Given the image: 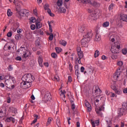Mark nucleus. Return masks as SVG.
Listing matches in <instances>:
<instances>
[{"instance_id": "nucleus-47", "label": "nucleus", "mask_w": 127, "mask_h": 127, "mask_svg": "<svg viewBox=\"0 0 127 127\" xmlns=\"http://www.w3.org/2000/svg\"><path fill=\"white\" fill-rule=\"evenodd\" d=\"M122 53L124 55H126V54H127V48L123 49L122 50Z\"/></svg>"}, {"instance_id": "nucleus-1", "label": "nucleus", "mask_w": 127, "mask_h": 127, "mask_svg": "<svg viewBox=\"0 0 127 127\" xmlns=\"http://www.w3.org/2000/svg\"><path fill=\"white\" fill-rule=\"evenodd\" d=\"M120 48H121V44H120V42L119 41L116 42L115 45L111 47V51L113 53L111 56L112 59H117L118 58V55L117 54L120 53Z\"/></svg>"}, {"instance_id": "nucleus-12", "label": "nucleus", "mask_w": 127, "mask_h": 127, "mask_svg": "<svg viewBox=\"0 0 127 127\" xmlns=\"http://www.w3.org/2000/svg\"><path fill=\"white\" fill-rule=\"evenodd\" d=\"M85 107L87 108L88 112L90 113V112H91V111L92 110V106H91V104H90V103H89L88 101H85Z\"/></svg>"}, {"instance_id": "nucleus-23", "label": "nucleus", "mask_w": 127, "mask_h": 127, "mask_svg": "<svg viewBox=\"0 0 127 127\" xmlns=\"http://www.w3.org/2000/svg\"><path fill=\"white\" fill-rule=\"evenodd\" d=\"M101 39V36L99 35V33H98V31L96 32V35L95 36V41H98Z\"/></svg>"}, {"instance_id": "nucleus-36", "label": "nucleus", "mask_w": 127, "mask_h": 127, "mask_svg": "<svg viewBox=\"0 0 127 127\" xmlns=\"http://www.w3.org/2000/svg\"><path fill=\"white\" fill-rule=\"evenodd\" d=\"M55 49L57 53L59 54L60 53V52H62V49H61V48L57 47V48H56Z\"/></svg>"}, {"instance_id": "nucleus-35", "label": "nucleus", "mask_w": 127, "mask_h": 127, "mask_svg": "<svg viewBox=\"0 0 127 127\" xmlns=\"http://www.w3.org/2000/svg\"><path fill=\"white\" fill-rule=\"evenodd\" d=\"M110 25V22L107 21V22H105L103 24V27H108V26H109Z\"/></svg>"}, {"instance_id": "nucleus-7", "label": "nucleus", "mask_w": 127, "mask_h": 127, "mask_svg": "<svg viewBox=\"0 0 127 127\" xmlns=\"http://www.w3.org/2000/svg\"><path fill=\"white\" fill-rule=\"evenodd\" d=\"M18 11V17L19 18H21V17H23V16H28L29 12L25 9H23L22 10H19Z\"/></svg>"}, {"instance_id": "nucleus-62", "label": "nucleus", "mask_w": 127, "mask_h": 127, "mask_svg": "<svg viewBox=\"0 0 127 127\" xmlns=\"http://www.w3.org/2000/svg\"><path fill=\"white\" fill-rule=\"evenodd\" d=\"M102 60H106V59H107V57L105 55H103L102 56Z\"/></svg>"}, {"instance_id": "nucleus-34", "label": "nucleus", "mask_w": 127, "mask_h": 127, "mask_svg": "<svg viewBox=\"0 0 127 127\" xmlns=\"http://www.w3.org/2000/svg\"><path fill=\"white\" fill-rule=\"evenodd\" d=\"M7 14L8 16H11L12 15V13L10 9H8L7 11Z\"/></svg>"}, {"instance_id": "nucleus-49", "label": "nucleus", "mask_w": 127, "mask_h": 127, "mask_svg": "<svg viewBox=\"0 0 127 127\" xmlns=\"http://www.w3.org/2000/svg\"><path fill=\"white\" fill-rule=\"evenodd\" d=\"M76 51H77V53H79L80 52H82V51L81 50V47H77V48L76 49Z\"/></svg>"}, {"instance_id": "nucleus-14", "label": "nucleus", "mask_w": 127, "mask_h": 127, "mask_svg": "<svg viewBox=\"0 0 127 127\" xmlns=\"http://www.w3.org/2000/svg\"><path fill=\"white\" fill-rule=\"evenodd\" d=\"M26 38L29 40V41H33V36H32V34L30 33H28L26 35Z\"/></svg>"}, {"instance_id": "nucleus-55", "label": "nucleus", "mask_w": 127, "mask_h": 127, "mask_svg": "<svg viewBox=\"0 0 127 127\" xmlns=\"http://www.w3.org/2000/svg\"><path fill=\"white\" fill-rule=\"evenodd\" d=\"M5 122H7V123H10V122H11L10 117L6 118V120H5Z\"/></svg>"}, {"instance_id": "nucleus-45", "label": "nucleus", "mask_w": 127, "mask_h": 127, "mask_svg": "<svg viewBox=\"0 0 127 127\" xmlns=\"http://www.w3.org/2000/svg\"><path fill=\"white\" fill-rule=\"evenodd\" d=\"M106 122L107 124V126H112V121H111V120H106Z\"/></svg>"}, {"instance_id": "nucleus-42", "label": "nucleus", "mask_w": 127, "mask_h": 127, "mask_svg": "<svg viewBox=\"0 0 127 127\" xmlns=\"http://www.w3.org/2000/svg\"><path fill=\"white\" fill-rule=\"evenodd\" d=\"M54 37V36L53 35V34L52 33H51L50 34V36L49 37V40H50V41H52V40H53Z\"/></svg>"}, {"instance_id": "nucleus-52", "label": "nucleus", "mask_w": 127, "mask_h": 127, "mask_svg": "<svg viewBox=\"0 0 127 127\" xmlns=\"http://www.w3.org/2000/svg\"><path fill=\"white\" fill-rule=\"evenodd\" d=\"M98 99H100V100L101 101H102V100H104V99H105V98L104 97H102V95H99L97 96Z\"/></svg>"}, {"instance_id": "nucleus-41", "label": "nucleus", "mask_w": 127, "mask_h": 127, "mask_svg": "<svg viewBox=\"0 0 127 127\" xmlns=\"http://www.w3.org/2000/svg\"><path fill=\"white\" fill-rule=\"evenodd\" d=\"M48 13H49V15L50 16H54L55 15H54V14H53V13L51 12V9H48V10L47 11Z\"/></svg>"}, {"instance_id": "nucleus-39", "label": "nucleus", "mask_w": 127, "mask_h": 127, "mask_svg": "<svg viewBox=\"0 0 127 127\" xmlns=\"http://www.w3.org/2000/svg\"><path fill=\"white\" fill-rule=\"evenodd\" d=\"M56 124L58 126V127H60V126L61 125V123H60V119H58L56 120Z\"/></svg>"}, {"instance_id": "nucleus-8", "label": "nucleus", "mask_w": 127, "mask_h": 127, "mask_svg": "<svg viewBox=\"0 0 127 127\" xmlns=\"http://www.w3.org/2000/svg\"><path fill=\"white\" fill-rule=\"evenodd\" d=\"M32 82H30L29 81H23L21 83V86H24L25 88H30Z\"/></svg>"}, {"instance_id": "nucleus-61", "label": "nucleus", "mask_w": 127, "mask_h": 127, "mask_svg": "<svg viewBox=\"0 0 127 127\" xmlns=\"http://www.w3.org/2000/svg\"><path fill=\"white\" fill-rule=\"evenodd\" d=\"M13 2V3H16V4H18V2H19V1L18 0H14Z\"/></svg>"}, {"instance_id": "nucleus-3", "label": "nucleus", "mask_w": 127, "mask_h": 127, "mask_svg": "<svg viewBox=\"0 0 127 127\" xmlns=\"http://www.w3.org/2000/svg\"><path fill=\"white\" fill-rule=\"evenodd\" d=\"M22 80L23 82H29L30 83H32V82L34 81V77H33L30 73L25 74L22 77Z\"/></svg>"}, {"instance_id": "nucleus-11", "label": "nucleus", "mask_w": 127, "mask_h": 127, "mask_svg": "<svg viewBox=\"0 0 127 127\" xmlns=\"http://www.w3.org/2000/svg\"><path fill=\"white\" fill-rule=\"evenodd\" d=\"M104 106H105V103H103L102 106L99 107V109H97V110H96V112L97 114H98V115H102V113H101V112L105 110V107H104Z\"/></svg>"}, {"instance_id": "nucleus-56", "label": "nucleus", "mask_w": 127, "mask_h": 127, "mask_svg": "<svg viewBox=\"0 0 127 127\" xmlns=\"http://www.w3.org/2000/svg\"><path fill=\"white\" fill-rule=\"evenodd\" d=\"M6 113V110H4V111H3L2 110L0 111V114H3V115H5Z\"/></svg>"}, {"instance_id": "nucleus-5", "label": "nucleus", "mask_w": 127, "mask_h": 127, "mask_svg": "<svg viewBox=\"0 0 127 127\" xmlns=\"http://www.w3.org/2000/svg\"><path fill=\"white\" fill-rule=\"evenodd\" d=\"M82 3H84V4L87 3L88 4H91V5H93V6H96V7H99L101 5L100 3L97 2L94 0H83Z\"/></svg>"}, {"instance_id": "nucleus-28", "label": "nucleus", "mask_w": 127, "mask_h": 127, "mask_svg": "<svg viewBox=\"0 0 127 127\" xmlns=\"http://www.w3.org/2000/svg\"><path fill=\"white\" fill-rule=\"evenodd\" d=\"M77 55L78 56V58L82 59L84 57V54H83V52L77 53Z\"/></svg>"}, {"instance_id": "nucleus-44", "label": "nucleus", "mask_w": 127, "mask_h": 127, "mask_svg": "<svg viewBox=\"0 0 127 127\" xmlns=\"http://www.w3.org/2000/svg\"><path fill=\"white\" fill-rule=\"evenodd\" d=\"M117 65L118 66H120V67H122V66H123V65H124V63L123 62V61L118 62L117 63Z\"/></svg>"}, {"instance_id": "nucleus-38", "label": "nucleus", "mask_w": 127, "mask_h": 127, "mask_svg": "<svg viewBox=\"0 0 127 127\" xmlns=\"http://www.w3.org/2000/svg\"><path fill=\"white\" fill-rule=\"evenodd\" d=\"M44 8L45 10H47V11L48 10V9H50L49 8V4H48V3H46L45 4V5L44 6Z\"/></svg>"}, {"instance_id": "nucleus-40", "label": "nucleus", "mask_w": 127, "mask_h": 127, "mask_svg": "<svg viewBox=\"0 0 127 127\" xmlns=\"http://www.w3.org/2000/svg\"><path fill=\"white\" fill-rule=\"evenodd\" d=\"M35 45H36V46H40V42L39 39L36 40Z\"/></svg>"}, {"instance_id": "nucleus-4", "label": "nucleus", "mask_w": 127, "mask_h": 127, "mask_svg": "<svg viewBox=\"0 0 127 127\" xmlns=\"http://www.w3.org/2000/svg\"><path fill=\"white\" fill-rule=\"evenodd\" d=\"M42 95H44L43 98V101H44L45 103L46 102H48V101H50L51 100V94L49 92L46 91L45 90H42L41 92Z\"/></svg>"}, {"instance_id": "nucleus-26", "label": "nucleus", "mask_w": 127, "mask_h": 127, "mask_svg": "<svg viewBox=\"0 0 127 127\" xmlns=\"http://www.w3.org/2000/svg\"><path fill=\"white\" fill-rule=\"evenodd\" d=\"M17 52L18 54L20 55L23 54V52H24V51H23V50H22V48L21 47L20 49L17 50Z\"/></svg>"}, {"instance_id": "nucleus-29", "label": "nucleus", "mask_w": 127, "mask_h": 127, "mask_svg": "<svg viewBox=\"0 0 127 127\" xmlns=\"http://www.w3.org/2000/svg\"><path fill=\"white\" fill-rule=\"evenodd\" d=\"M52 120H53L52 118L49 117L48 119L46 126H49V125H50V124H51V122H52Z\"/></svg>"}, {"instance_id": "nucleus-60", "label": "nucleus", "mask_w": 127, "mask_h": 127, "mask_svg": "<svg viewBox=\"0 0 127 127\" xmlns=\"http://www.w3.org/2000/svg\"><path fill=\"white\" fill-rule=\"evenodd\" d=\"M75 104H74V103H72L71 104V109L72 110H75Z\"/></svg>"}, {"instance_id": "nucleus-37", "label": "nucleus", "mask_w": 127, "mask_h": 127, "mask_svg": "<svg viewBox=\"0 0 127 127\" xmlns=\"http://www.w3.org/2000/svg\"><path fill=\"white\" fill-rule=\"evenodd\" d=\"M62 4H63V2L62 1V0H59L57 1V5H58V6H60V7L61 6H62Z\"/></svg>"}, {"instance_id": "nucleus-32", "label": "nucleus", "mask_w": 127, "mask_h": 127, "mask_svg": "<svg viewBox=\"0 0 127 127\" xmlns=\"http://www.w3.org/2000/svg\"><path fill=\"white\" fill-rule=\"evenodd\" d=\"M109 40L112 42H115V36H114V35L110 36Z\"/></svg>"}, {"instance_id": "nucleus-53", "label": "nucleus", "mask_w": 127, "mask_h": 127, "mask_svg": "<svg viewBox=\"0 0 127 127\" xmlns=\"http://www.w3.org/2000/svg\"><path fill=\"white\" fill-rule=\"evenodd\" d=\"M30 27H31V29L32 30H34L35 29V28H36L35 27V25L32 24V25H31Z\"/></svg>"}, {"instance_id": "nucleus-21", "label": "nucleus", "mask_w": 127, "mask_h": 127, "mask_svg": "<svg viewBox=\"0 0 127 127\" xmlns=\"http://www.w3.org/2000/svg\"><path fill=\"white\" fill-rule=\"evenodd\" d=\"M59 11L61 13H65V12H66V8L62 6L60 7Z\"/></svg>"}, {"instance_id": "nucleus-9", "label": "nucleus", "mask_w": 127, "mask_h": 127, "mask_svg": "<svg viewBox=\"0 0 127 127\" xmlns=\"http://www.w3.org/2000/svg\"><path fill=\"white\" fill-rule=\"evenodd\" d=\"M40 21H41V20H40V18H37V21L36 22V29H39L40 28H41V27H42V24H41Z\"/></svg>"}, {"instance_id": "nucleus-13", "label": "nucleus", "mask_w": 127, "mask_h": 127, "mask_svg": "<svg viewBox=\"0 0 127 127\" xmlns=\"http://www.w3.org/2000/svg\"><path fill=\"white\" fill-rule=\"evenodd\" d=\"M31 54L30 53V52H29V51H25L24 52H23V58L26 59V58H27V57H29V55H31Z\"/></svg>"}, {"instance_id": "nucleus-43", "label": "nucleus", "mask_w": 127, "mask_h": 127, "mask_svg": "<svg viewBox=\"0 0 127 127\" xmlns=\"http://www.w3.org/2000/svg\"><path fill=\"white\" fill-rule=\"evenodd\" d=\"M51 56L52 58H54L55 59V58H57V54H56L55 53H52L51 54Z\"/></svg>"}, {"instance_id": "nucleus-51", "label": "nucleus", "mask_w": 127, "mask_h": 127, "mask_svg": "<svg viewBox=\"0 0 127 127\" xmlns=\"http://www.w3.org/2000/svg\"><path fill=\"white\" fill-rule=\"evenodd\" d=\"M13 68L12 67V66H11V65H9L8 67V70L9 71H12Z\"/></svg>"}, {"instance_id": "nucleus-58", "label": "nucleus", "mask_w": 127, "mask_h": 127, "mask_svg": "<svg viewBox=\"0 0 127 127\" xmlns=\"http://www.w3.org/2000/svg\"><path fill=\"white\" fill-rule=\"evenodd\" d=\"M16 60L18 61H21V57H17L15 58Z\"/></svg>"}, {"instance_id": "nucleus-48", "label": "nucleus", "mask_w": 127, "mask_h": 127, "mask_svg": "<svg viewBox=\"0 0 127 127\" xmlns=\"http://www.w3.org/2000/svg\"><path fill=\"white\" fill-rule=\"evenodd\" d=\"M98 91H101V90L100 89L99 87H98V86L96 85L95 86V93H98Z\"/></svg>"}, {"instance_id": "nucleus-10", "label": "nucleus", "mask_w": 127, "mask_h": 127, "mask_svg": "<svg viewBox=\"0 0 127 127\" xmlns=\"http://www.w3.org/2000/svg\"><path fill=\"white\" fill-rule=\"evenodd\" d=\"M5 80H7V81H8V80H11L13 82V83H15V78H14V77L13 76L10 75V74H7L5 75L4 77Z\"/></svg>"}, {"instance_id": "nucleus-18", "label": "nucleus", "mask_w": 127, "mask_h": 127, "mask_svg": "<svg viewBox=\"0 0 127 127\" xmlns=\"http://www.w3.org/2000/svg\"><path fill=\"white\" fill-rule=\"evenodd\" d=\"M121 19L123 21H127V15L122 14L121 15Z\"/></svg>"}, {"instance_id": "nucleus-63", "label": "nucleus", "mask_w": 127, "mask_h": 127, "mask_svg": "<svg viewBox=\"0 0 127 127\" xmlns=\"http://www.w3.org/2000/svg\"><path fill=\"white\" fill-rule=\"evenodd\" d=\"M123 93H124V94H127V88L123 90Z\"/></svg>"}, {"instance_id": "nucleus-25", "label": "nucleus", "mask_w": 127, "mask_h": 127, "mask_svg": "<svg viewBox=\"0 0 127 127\" xmlns=\"http://www.w3.org/2000/svg\"><path fill=\"white\" fill-rule=\"evenodd\" d=\"M100 55V52L99 50H97L95 51L94 53V58H97V57H99V56Z\"/></svg>"}, {"instance_id": "nucleus-30", "label": "nucleus", "mask_w": 127, "mask_h": 127, "mask_svg": "<svg viewBox=\"0 0 127 127\" xmlns=\"http://www.w3.org/2000/svg\"><path fill=\"white\" fill-rule=\"evenodd\" d=\"M15 38L16 40H19V39H21V35L16 34L15 36Z\"/></svg>"}, {"instance_id": "nucleus-17", "label": "nucleus", "mask_w": 127, "mask_h": 127, "mask_svg": "<svg viewBox=\"0 0 127 127\" xmlns=\"http://www.w3.org/2000/svg\"><path fill=\"white\" fill-rule=\"evenodd\" d=\"M19 2H18V4H16V10L17 11H18V10H20V4L22 3V2L21 1L18 0Z\"/></svg>"}, {"instance_id": "nucleus-31", "label": "nucleus", "mask_w": 127, "mask_h": 127, "mask_svg": "<svg viewBox=\"0 0 127 127\" xmlns=\"http://www.w3.org/2000/svg\"><path fill=\"white\" fill-rule=\"evenodd\" d=\"M53 81H60V78H59V76H58V75H55L53 77Z\"/></svg>"}, {"instance_id": "nucleus-54", "label": "nucleus", "mask_w": 127, "mask_h": 127, "mask_svg": "<svg viewBox=\"0 0 127 127\" xmlns=\"http://www.w3.org/2000/svg\"><path fill=\"white\" fill-rule=\"evenodd\" d=\"M75 59H76V61H77L78 64H81V59H82L78 58Z\"/></svg>"}, {"instance_id": "nucleus-46", "label": "nucleus", "mask_w": 127, "mask_h": 127, "mask_svg": "<svg viewBox=\"0 0 127 127\" xmlns=\"http://www.w3.org/2000/svg\"><path fill=\"white\" fill-rule=\"evenodd\" d=\"M111 89H112V90H113V91H114V92L117 89V86H116V85H111Z\"/></svg>"}, {"instance_id": "nucleus-50", "label": "nucleus", "mask_w": 127, "mask_h": 127, "mask_svg": "<svg viewBox=\"0 0 127 127\" xmlns=\"http://www.w3.org/2000/svg\"><path fill=\"white\" fill-rule=\"evenodd\" d=\"M12 36V33L11 32H9L7 34V37H11Z\"/></svg>"}, {"instance_id": "nucleus-57", "label": "nucleus", "mask_w": 127, "mask_h": 127, "mask_svg": "<svg viewBox=\"0 0 127 127\" xmlns=\"http://www.w3.org/2000/svg\"><path fill=\"white\" fill-rule=\"evenodd\" d=\"M68 82H70V83H71V82H72V77H71V76H68Z\"/></svg>"}, {"instance_id": "nucleus-6", "label": "nucleus", "mask_w": 127, "mask_h": 127, "mask_svg": "<svg viewBox=\"0 0 127 127\" xmlns=\"http://www.w3.org/2000/svg\"><path fill=\"white\" fill-rule=\"evenodd\" d=\"M122 108L120 110V113H119L118 117H121L124 115H126L127 111V103H124L122 105Z\"/></svg>"}, {"instance_id": "nucleus-19", "label": "nucleus", "mask_w": 127, "mask_h": 127, "mask_svg": "<svg viewBox=\"0 0 127 127\" xmlns=\"http://www.w3.org/2000/svg\"><path fill=\"white\" fill-rule=\"evenodd\" d=\"M38 63L41 67H42V63L43 62V59L41 57H39L38 59Z\"/></svg>"}, {"instance_id": "nucleus-24", "label": "nucleus", "mask_w": 127, "mask_h": 127, "mask_svg": "<svg viewBox=\"0 0 127 127\" xmlns=\"http://www.w3.org/2000/svg\"><path fill=\"white\" fill-rule=\"evenodd\" d=\"M29 20L30 23H34V22H36V21H37V20H36V19H35V17H32L29 19Z\"/></svg>"}, {"instance_id": "nucleus-2", "label": "nucleus", "mask_w": 127, "mask_h": 127, "mask_svg": "<svg viewBox=\"0 0 127 127\" xmlns=\"http://www.w3.org/2000/svg\"><path fill=\"white\" fill-rule=\"evenodd\" d=\"M93 36V33H92V30H88L86 31V33L83 35V38L81 40V44L85 45V44L88 43L90 41L91 38Z\"/></svg>"}, {"instance_id": "nucleus-64", "label": "nucleus", "mask_w": 127, "mask_h": 127, "mask_svg": "<svg viewBox=\"0 0 127 127\" xmlns=\"http://www.w3.org/2000/svg\"><path fill=\"white\" fill-rule=\"evenodd\" d=\"M33 11H34V14H35V15H37V11L35 9H34Z\"/></svg>"}, {"instance_id": "nucleus-33", "label": "nucleus", "mask_w": 127, "mask_h": 127, "mask_svg": "<svg viewBox=\"0 0 127 127\" xmlns=\"http://www.w3.org/2000/svg\"><path fill=\"white\" fill-rule=\"evenodd\" d=\"M115 94H117V95H122V90L121 89H117L115 91Z\"/></svg>"}, {"instance_id": "nucleus-15", "label": "nucleus", "mask_w": 127, "mask_h": 127, "mask_svg": "<svg viewBox=\"0 0 127 127\" xmlns=\"http://www.w3.org/2000/svg\"><path fill=\"white\" fill-rule=\"evenodd\" d=\"M54 23V21H48V24L49 25V30L50 31V32L52 33V32L53 31V30H52V26H51V24Z\"/></svg>"}, {"instance_id": "nucleus-16", "label": "nucleus", "mask_w": 127, "mask_h": 127, "mask_svg": "<svg viewBox=\"0 0 127 127\" xmlns=\"http://www.w3.org/2000/svg\"><path fill=\"white\" fill-rule=\"evenodd\" d=\"M120 70H121V69L119 68V69H118L116 70V73L114 74V78H115L116 79H118V78H119V76L121 75V72H120Z\"/></svg>"}, {"instance_id": "nucleus-59", "label": "nucleus", "mask_w": 127, "mask_h": 127, "mask_svg": "<svg viewBox=\"0 0 127 127\" xmlns=\"http://www.w3.org/2000/svg\"><path fill=\"white\" fill-rule=\"evenodd\" d=\"M84 70H85V67H84V66H81L80 67V71L82 73L84 72Z\"/></svg>"}, {"instance_id": "nucleus-27", "label": "nucleus", "mask_w": 127, "mask_h": 127, "mask_svg": "<svg viewBox=\"0 0 127 127\" xmlns=\"http://www.w3.org/2000/svg\"><path fill=\"white\" fill-rule=\"evenodd\" d=\"M75 74L77 75V77L78 78V75H79V68H78V66H75Z\"/></svg>"}, {"instance_id": "nucleus-22", "label": "nucleus", "mask_w": 127, "mask_h": 127, "mask_svg": "<svg viewBox=\"0 0 127 127\" xmlns=\"http://www.w3.org/2000/svg\"><path fill=\"white\" fill-rule=\"evenodd\" d=\"M59 43L61 45H63V46H66L67 44V42L63 40H61L59 41Z\"/></svg>"}, {"instance_id": "nucleus-20", "label": "nucleus", "mask_w": 127, "mask_h": 127, "mask_svg": "<svg viewBox=\"0 0 127 127\" xmlns=\"http://www.w3.org/2000/svg\"><path fill=\"white\" fill-rule=\"evenodd\" d=\"M78 30L79 32H83V31H85V30H86V26H85V25L81 26Z\"/></svg>"}]
</instances>
